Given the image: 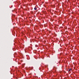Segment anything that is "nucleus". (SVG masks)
Returning a JSON list of instances; mask_svg holds the SVG:
<instances>
[{"label": "nucleus", "mask_w": 79, "mask_h": 79, "mask_svg": "<svg viewBox=\"0 0 79 79\" xmlns=\"http://www.w3.org/2000/svg\"><path fill=\"white\" fill-rule=\"evenodd\" d=\"M35 10H37V8H36V7H35L34 8Z\"/></svg>", "instance_id": "nucleus-1"}, {"label": "nucleus", "mask_w": 79, "mask_h": 79, "mask_svg": "<svg viewBox=\"0 0 79 79\" xmlns=\"http://www.w3.org/2000/svg\"><path fill=\"white\" fill-rule=\"evenodd\" d=\"M71 69H70L69 70V71H71Z\"/></svg>", "instance_id": "nucleus-2"}]
</instances>
